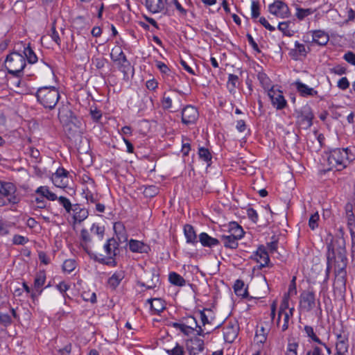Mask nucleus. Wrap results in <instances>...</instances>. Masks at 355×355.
Returning a JSON list of instances; mask_svg holds the SVG:
<instances>
[{"mask_svg":"<svg viewBox=\"0 0 355 355\" xmlns=\"http://www.w3.org/2000/svg\"><path fill=\"white\" fill-rule=\"evenodd\" d=\"M345 241L343 237L336 238V258L334 262V288L340 292L346 291L347 258L346 256Z\"/></svg>","mask_w":355,"mask_h":355,"instance_id":"nucleus-1","label":"nucleus"},{"mask_svg":"<svg viewBox=\"0 0 355 355\" xmlns=\"http://www.w3.org/2000/svg\"><path fill=\"white\" fill-rule=\"evenodd\" d=\"M119 243L116 239L110 238L108 239L103 246V249L105 252L106 257H101L96 254L89 252L86 248H84L85 250L89 254L91 259L94 261L108 266L115 267L117 265L115 257L119 254Z\"/></svg>","mask_w":355,"mask_h":355,"instance_id":"nucleus-2","label":"nucleus"},{"mask_svg":"<svg viewBox=\"0 0 355 355\" xmlns=\"http://www.w3.org/2000/svg\"><path fill=\"white\" fill-rule=\"evenodd\" d=\"M35 97L37 102L45 109L53 110L60 98L58 89L53 86H45L40 87L36 93Z\"/></svg>","mask_w":355,"mask_h":355,"instance_id":"nucleus-3","label":"nucleus"},{"mask_svg":"<svg viewBox=\"0 0 355 355\" xmlns=\"http://www.w3.org/2000/svg\"><path fill=\"white\" fill-rule=\"evenodd\" d=\"M58 117L64 123V130L69 137H75L80 133L81 123L71 110L65 109L64 107L62 109L60 108Z\"/></svg>","mask_w":355,"mask_h":355,"instance_id":"nucleus-4","label":"nucleus"},{"mask_svg":"<svg viewBox=\"0 0 355 355\" xmlns=\"http://www.w3.org/2000/svg\"><path fill=\"white\" fill-rule=\"evenodd\" d=\"M5 66L9 74L17 78H21L26 66L25 57L21 53L13 51L7 55Z\"/></svg>","mask_w":355,"mask_h":355,"instance_id":"nucleus-5","label":"nucleus"},{"mask_svg":"<svg viewBox=\"0 0 355 355\" xmlns=\"http://www.w3.org/2000/svg\"><path fill=\"white\" fill-rule=\"evenodd\" d=\"M348 150V148H336L331 150L327 158L329 165L331 168H336L337 171L346 168L351 160Z\"/></svg>","mask_w":355,"mask_h":355,"instance_id":"nucleus-6","label":"nucleus"},{"mask_svg":"<svg viewBox=\"0 0 355 355\" xmlns=\"http://www.w3.org/2000/svg\"><path fill=\"white\" fill-rule=\"evenodd\" d=\"M330 241L327 244V268L325 271L324 281L329 279L331 270L334 267V262H336L335 250H336V238L330 235Z\"/></svg>","mask_w":355,"mask_h":355,"instance_id":"nucleus-7","label":"nucleus"},{"mask_svg":"<svg viewBox=\"0 0 355 355\" xmlns=\"http://www.w3.org/2000/svg\"><path fill=\"white\" fill-rule=\"evenodd\" d=\"M313 118V112L312 111L311 107L309 105L304 106L297 112V123L304 129H308L312 126Z\"/></svg>","mask_w":355,"mask_h":355,"instance_id":"nucleus-8","label":"nucleus"},{"mask_svg":"<svg viewBox=\"0 0 355 355\" xmlns=\"http://www.w3.org/2000/svg\"><path fill=\"white\" fill-rule=\"evenodd\" d=\"M15 191L16 188L12 183L0 181V198H7L10 203L16 204L19 198L14 195Z\"/></svg>","mask_w":355,"mask_h":355,"instance_id":"nucleus-9","label":"nucleus"},{"mask_svg":"<svg viewBox=\"0 0 355 355\" xmlns=\"http://www.w3.org/2000/svg\"><path fill=\"white\" fill-rule=\"evenodd\" d=\"M110 57L112 61L116 63L119 70L123 73L124 77L127 76L128 71L131 69V64L123 51L119 49L117 55L112 53Z\"/></svg>","mask_w":355,"mask_h":355,"instance_id":"nucleus-10","label":"nucleus"},{"mask_svg":"<svg viewBox=\"0 0 355 355\" xmlns=\"http://www.w3.org/2000/svg\"><path fill=\"white\" fill-rule=\"evenodd\" d=\"M300 305L302 310L309 312L315 306V295L313 291H304L300 296Z\"/></svg>","mask_w":355,"mask_h":355,"instance_id":"nucleus-11","label":"nucleus"},{"mask_svg":"<svg viewBox=\"0 0 355 355\" xmlns=\"http://www.w3.org/2000/svg\"><path fill=\"white\" fill-rule=\"evenodd\" d=\"M268 11L280 18H286L290 15V10L287 4L280 0H276L268 6Z\"/></svg>","mask_w":355,"mask_h":355,"instance_id":"nucleus-12","label":"nucleus"},{"mask_svg":"<svg viewBox=\"0 0 355 355\" xmlns=\"http://www.w3.org/2000/svg\"><path fill=\"white\" fill-rule=\"evenodd\" d=\"M268 96L272 105L276 107L277 110H282L286 106L287 102L281 91L275 90L273 87H272L268 91Z\"/></svg>","mask_w":355,"mask_h":355,"instance_id":"nucleus-13","label":"nucleus"},{"mask_svg":"<svg viewBox=\"0 0 355 355\" xmlns=\"http://www.w3.org/2000/svg\"><path fill=\"white\" fill-rule=\"evenodd\" d=\"M198 116V112L194 106L187 105L182 111V122L185 125L195 123Z\"/></svg>","mask_w":355,"mask_h":355,"instance_id":"nucleus-14","label":"nucleus"},{"mask_svg":"<svg viewBox=\"0 0 355 355\" xmlns=\"http://www.w3.org/2000/svg\"><path fill=\"white\" fill-rule=\"evenodd\" d=\"M186 348L189 355H197L204 350V340L194 337L186 341Z\"/></svg>","mask_w":355,"mask_h":355,"instance_id":"nucleus-15","label":"nucleus"},{"mask_svg":"<svg viewBox=\"0 0 355 355\" xmlns=\"http://www.w3.org/2000/svg\"><path fill=\"white\" fill-rule=\"evenodd\" d=\"M251 258L260 263V268L268 266L270 262L268 252L263 245L259 246Z\"/></svg>","mask_w":355,"mask_h":355,"instance_id":"nucleus-16","label":"nucleus"},{"mask_svg":"<svg viewBox=\"0 0 355 355\" xmlns=\"http://www.w3.org/2000/svg\"><path fill=\"white\" fill-rule=\"evenodd\" d=\"M293 85L295 87L296 90L299 94L303 98L318 96V93L317 90L312 87H309L300 80H295Z\"/></svg>","mask_w":355,"mask_h":355,"instance_id":"nucleus-17","label":"nucleus"},{"mask_svg":"<svg viewBox=\"0 0 355 355\" xmlns=\"http://www.w3.org/2000/svg\"><path fill=\"white\" fill-rule=\"evenodd\" d=\"M72 211L73 212V219L75 223H81L89 216L88 209L81 207L80 204H74Z\"/></svg>","mask_w":355,"mask_h":355,"instance_id":"nucleus-18","label":"nucleus"},{"mask_svg":"<svg viewBox=\"0 0 355 355\" xmlns=\"http://www.w3.org/2000/svg\"><path fill=\"white\" fill-rule=\"evenodd\" d=\"M295 49H291L289 52V55L295 60H299L300 55L306 57L311 50L310 48H308V50H306L305 46L297 41L295 42Z\"/></svg>","mask_w":355,"mask_h":355,"instance_id":"nucleus-19","label":"nucleus"},{"mask_svg":"<svg viewBox=\"0 0 355 355\" xmlns=\"http://www.w3.org/2000/svg\"><path fill=\"white\" fill-rule=\"evenodd\" d=\"M199 242L205 248H211L220 244V241L216 238L210 236L206 232H202L199 234Z\"/></svg>","mask_w":355,"mask_h":355,"instance_id":"nucleus-20","label":"nucleus"},{"mask_svg":"<svg viewBox=\"0 0 355 355\" xmlns=\"http://www.w3.org/2000/svg\"><path fill=\"white\" fill-rule=\"evenodd\" d=\"M329 40V35L324 31L316 30L312 31V42L320 45L325 46Z\"/></svg>","mask_w":355,"mask_h":355,"instance_id":"nucleus-21","label":"nucleus"},{"mask_svg":"<svg viewBox=\"0 0 355 355\" xmlns=\"http://www.w3.org/2000/svg\"><path fill=\"white\" fill-rule=\"evenodd\" d=\"M146 8L152 13H158L165 10L164 3L162 0H146Z\"/></svg>","mask_w":355,"mask_h":355,"instance_id":"nucleus-22","label":"nucleus"},{"mask_svg":"<svg viewBox=\"0 0 355 355\" xmlns=\"http://www.w3.org/2000/svg\"><path fill=\"white\" fill-rule=\"evenodd\" d=\"M129 248L132 252L138 253H148L150 250V247L148 245L135 239L130 240Z\"/></svg>","mask_w":355,"mask_h":355,"instance_id":"nucleus-23","label":"nucleus"},{"mask_svg":"<svg viewBox=\"0 0 355 355\" xmlns=\"http://www.w3.org/2000/svg\"><path fill=\"white\" fill-rule=\"evenodd\" d=\"M114 231L119 243L127 241L128 235L124 225L121 222H116L114 224Z\"/></svg>","mask_w":355,"mask_h":355,"instance_id":"nucleus-24","label":"nucleus"},{"mask_svg":"<svg viewBox=\"0 0 355 355\" xmlns=\"http://www.w3.org/2000/svg\"><path fill=\"white\" fill-rule=\"evenodd\" d=\"M184 234L187 243L193 245L198 243L197 234L194 227L191 225L186 224L184 226Z\"/></svg>","mask_w":355,"mask_h":355,"instance_id":"nucleus-25","label":"nucleus"},{"mask_svg":"<svg viewBox=\"0 0 355 355\" xmlns=\"http://www.w3.org/2000/svg\"><path fill=\"white\" fill-rule=\"evenodd\" d=\"M224 339L227 343H232L237 337L238 329L233 324H228L224 329Z\"/></svg>","mask_w":355,"mask_h":355,"instance_id":"nucleus-26","label":"nucleus"},{"mask_svg":"<svg viewBox=\"0 0 355 355\" xmlns=\"http://www.w3.org/2000/svg\"><path fill=\"white\" fill-rule=\"evenodd\" d=\"M147 302L150 305V309L155 313L159 314L165 309L164 301L160 298L148 299Z\"/></svg>","mask_w":355,"mask_h":355,"instance_id":"nucleus-27","label":"nucleus"},{"mask_svg":"<svg viewBox=\"0 0 355 355\" xmlns=\"http://www.w3.org/2000/svg\"><path fill=\"white\" fill-rule=\"evenodd\" d=\"M230 227V235L233 236L234 237H236L237 240H240L241 238H243L245 232L243 231L242 227L239 225L236 222H231L229 224Z\"/></svg>","mask_w":355,"mask_h":355,"instance_id":"nucleus-28","label":"nucleus"},{"mask_svg":"<svg viewBox=\"0 0 355 355\" xmlns=\"http://www.w3.org/2000/svg\"><path fill=\"white\" fill-rule=\"evenodd\" d=\"M244 282L243 280H236L234 285V291L237 296L245 298L248 296V288H244Z\"/></svg>","mask_w":355,"mask_h":355,"instance_id":"nucleus-29","label":"nucleus"},{"mask_svg":"<svg viewBox=\"0 0 355 355\" xmlns=\"http://www.w3.org/2000/svg\"><path fill=\"white\" fill-rule=\"evenodd\" d=\"M36 193L42 196L44 198H46L49 200L54 201L57 200L58 196L55 193L51 192L48 187L41 186L35 191Z\"/></svg>","mask_w":355,"mask_h":355,"instance_id":"nucleus-30","label":"nucleus"},{"mask_svg":"<svg viewBox=\"0 0 355 355\" xmlns=\"http://www.w3.org/2000/svg\"><path fill=\"white\" fill-rule=\"evenodd\" d=\"M347 219V227L350 232L353 248L355 247V216L354 213L346 214Z\"/></svg>","mask_w":355,"mask_h":355,"instance_id":"nucleus-31","label":"nucleus"},{"mask_svg":"<svg viewBox=\"0 0 355 355\" xmlns=\"http://www.w3.org/2000/svg\"><path fill=\"white\" fill-rule=\"evenodd\" d=\"M221 239L224 243V246L226 248L236 249L239 246L238 241L236 237L232 235H222Z\"/></svg>","mask_w":355,"mask_h":355,"instance_id":"nucleus-32","label":"nucleus"},{"mask_svg":"<svg viewBox=\"0 0 355 355\" xmlns=\"http://www.w3.org/2000/svg\"><path fill=\"white\" fill-rule=\"evenodd\" d=\"M268 334V330L266 329L264 327L261 326L259 328L258 327L256 331L254 340L257 342V343L259 344L265 343L267 340Z\"/></svg>","mask_w":355,"mask_h":355,"instance_id":"nucleus-33","label":"nucleus"},{"mask_svg":"<svg viewBox=\"0 0 355 355\" xmlns=\"http://www.w3.org/2000/svg\"><path fill=\"white\" fill-rule=\"evenodd\" d=\"M168 280L173 285L178 286H184L186 285V280L179 274L171 272L168 275Z\"/></svg>","mask_w":355,"mask_h":355,"instance_id":"nucleus-34","label":"nucleus"},{"mask_svg":"<svg viewBox=\"0 0 355 355\" xmlns=\"http://www.w3.org/2000/svg\"><path fill=\"white\" fill-rule=\"evenodd\" d=\"M23 53L28 63L34 64L37 62L38 58L34 51L31 47L30 44H28L27 46H24Z\"/></svg>","mask_w":355,"mask_h":355,"instance_id":"nucleus-35","label":"nucleus"},{"mask_svg":"<svg viewBox=\"0 0 355 355\" xmlns=\"http://www.w3.org/2000/svg\"><path fill=\"white\" fill-rule=\"evenodd\" d=\"M82 195L87 200V204H95L99 201L100 196L97 193H93L88 189H84Z\"/></svg>","mask_w":355,"mask_h":355,"instance_id":"nucleus-36","label":"nucleus"},{"mask_svg":"<svg viewBox=\"0 0 355 355\" xmlns=\"http://www.w3.org/2000/svg\"><path fill=\"white\" fill-rule=\"evenodd\" d=\"M124 275L121 272H114L107 281L109 286L112 288L115 289L121 283L123 279Z\"/></svg>","mask_w":355,"mask_h":355,"instance_id":"nucleus-37","label":"nucleus"},{"mask_svg":"<svg viewBox=\"0 0 355 355\" xmlns=\"http://www.w3.org/2000/svg\"><path fill=\"white\" fill-rule=\"evenodd\" d=\"M200 159L210 166L211 164L212 155L208 148L200 147L198 152Z\"/></svg>","mask_w":355,"mask_h":355,"instance_id":"nucleus-38","label":"nucleus"},{"mask_svg":"<svg viewBox=\"0 0 355 355\" xmlns=\"http://www.w3.org/2000/svg\"><path fill=\"white\" fill-rule=\"evenodd\" d=\"M46 272L44 270L38 271L34 279L33 287L34 289L42 288L46 282Z\"/></svg>","mask_w":355,"mask_h":355,"instance_id":"nucleus-39","label":"nucleus"},{"mask_svg":"<svg viewBox=\"0 0 355 355\" xmlns=\"http://www.w3.org/2000/svg\"><path fill=\"white\" fill-rule=\"evenodd\" d=\"M159 281V275L155 273H152L150 281L148 282L146 284L141 282H138V285L142 287H146L147 289H153L155 288Z\"/></svg>","mask_w":355,"mask_h":355,"instance_id":"nucleus-40","label":"nucleus"},{"mask_svg":"<svg viewBox=\"0 0 355 355\" xmlns=\"http://www.w3.org/2000/svg\"><path fill=\"white\" fill-rule=\"evenodd\" d=\"M315 9L312 8H302L300 7H296L295 16L299 20H303L306 17L312 15L315 11Z\"/></svg>","mask_w":355,"mask_h":355,"instance_id":"nucleus-41","label":"nucleus"},{"mask_svg":"<svg viewBox=\"0 0 355 355\" xmlns=\"http://www.w3.org/2000/svg\"><path fill=\"white\" fill-rule=\"evenodd\" d=\"M185 325L188 327L189 331L191 334L195 331V329L198 327L196 318L194 316L189 315L184 318Z\"/></svg>","mask_w":355,"mask_h":355,"instance_id":"nucleus-42","label":"nucleus"},{"mask_svg":"<svg viewBox=\"0 0 355 355\" xmlns=\"http://www.w3.org/2000/svg\"><path fill=\"white\" fill-rule=\"evenodd\" d=\"M205 312H207L209 313H212V311L210 309H205L204 310L199 311L198 312V313L200 318L202 326H205L207 324H211V321L213 320V318L210 315H207L205 313Z\"/></svg>","mask_w":355,"mask_h":355,"instance_id":"nucleus-43","label":"nucleus"},{"mask_svg":"<svg viewBox=\"0 0 355 355\" xmlns=\"http://www.w3.org/2000/svg\"><path fill=\"white\" fill-rule=\"evenodd\" d=\"M59 204L64 207L66 212L70 214L73 209V205L71 204L70 200L64 196H60L57 198Z\"/></svg>","mask_w":355,"mask_h":355,"instance_id":"nucleus-44","label":"nucleus"},{"mask_svg":"<svg viewBox=\"0 0 355 355\" xmlns=\"http://www.w3.org/2000/svg\"><path fill=\"white\" fill-rule=\"evenodd\" d=\"M304 330L306 334V336L314 343L318 344L320 343L321 340L315 334L313 328L309 325H305L304 327Z\"/></svg>","mask_w":355,"mask_h":355,"instance_id":"nucleus-45","label":"nucleus"},{"mask_svg":"<svg viewBox=\"0 0 355 355\" xmlns=\"http://www.w3.org/2000/svg\"><path fill=\"white\" fill-rule=\"evenodd\" d=\"M239 83V77L234 74H229L227 87L230 93H234Z\"/></svg>","mask_w":355,"mask_h":355,"instance_id":"nucleus-46","label":"nucleus"},{"mask_svg":"<svg viewBox=\"0 0 355 355\" xmlns=\"http://www.w3.org/2000/svg\"><path fill=\"white\" fill-rule=\"evenodd\" d=\"M159 189L155 185H149L146 187L144 190V194L147 198H153L159 193Z\"/></svg>","mask_w":355,"mask_h":355,"instance_id":"nucleus-47","label":"nucleus"},{"mask_svg":"<svg viewBox=\"0 0 355 355\" xmlns=\"http://www.w3.org/2000/svg\"><path fill=\"white\" fill-rule=\"evenodd\" d=\"M12 323V320L9 314L0 313V325L6 328L10 326Z\"/></svg>","mask_w":355,"mask_h":355,"instance_id":"nucleus-48","label":"nucleus"},{"mask_svg":"<svg viewBox=\"0 0 355 355\" xmlns=\"http://www.w3.org/2000/svg\"><path fill=\"white\" fill-rule=\"evenodd\" d=\"M76 263L73 259H67L64 261L62 269L68 273L71 272L76 268Z\"/></svg>","mask_w":355,"mask_h":355,"instance_id":"nucleus-49","label":"nucleus"},{"mask_svg":"<svg viewBox=\"0 0 355 355\" xmlns=\"http://www.w3.org/2000/svg\"><path fill=\"white\" fill-rule=\"evenodd\" d=\"M332 114L334 119H338L346 114V108L343 106H334Z\"/></svg>","mask_w":355,"mask_h":355,"instance_id":"nucleus-50","label":"nucleus"},{"mask_svg":"<svg viewBox=\"0 0 355 355\" xmlns=\"http://www.w3.org/2000/svg\"><path fill=\"white\" fill-rule=\"evenodd\" d=\"M90 231L96 234L100 239H103L105 233V227L99 226L96 223H94L90 229Z\"/></svg>","mask_w":355,"mask_h":355,"instance_id":"nucleus-51","label":"nucleus"},{"mask_svg":"<svg viewBox=\"0 0 355 355\" xmlns=\"http://www.w3.org/2000/svg\"><path fill=\"white\" fill-rule=\"evenodd\" d=\"M32 207L35 209H44L46 207V202L41 196V197H36L35 200L32 201Z\"/></svg>","mask_w":355,"mask_h":355,"instance_id":"nucleus-52","label":"nucleus"},{"mask_svg":"<svg viewBox=\"0 0 355 355\" xmlns=\"http://www.w3.org/2000/svg\"><path fill=\"white\" fill-rule=\"evenodd\" d=\"M49 35L58 45H59V46L60 45L61 40H60L59 34L55 29V21L52 24L51 28L49 31Z\"/></svg>","mask_w":355,"mask_h":355,"instance_id":"nucleus-53","label":"nucleus"},{"mask_svg":"<svg viewBox=\"0 0 355 355\" xmlns=\"http://www.w3.org/2000/svg\"><path fill=\"white\" fill-rule=\"evenodd\" d=\"M166 353L168 355H184V347L178 343H176L175 346L171 349H167Z\"/></svg>","mask_w":355,"mask_h":355,"instance_id":"nucleus-54","label":"nucleus"},{"mask_svg":"<svg viewBox=\"0 0 355 355\" xmlns=\"http://www.w3.org/2000/svg\"><path fill=\"white\" fill-rule=\"evenodd\" d=\"M52 182L57 187L64 188L67 186L68 178L52 177Z\"/></svg>","mask_w":355,"mask_h":355,"instance_id":"nucleus-55","label":"nucleus"},{"mask_svg":"<svg viewBox=\"0 0 355 355\" xmlns=\"http://www.w3.org/2000/svg\"><path fill=\"white\" fill-rule=\"evenodd\" d=\"M171 326L179 329L182 333H183L186 336H189L191 334L190 331H189L188 327L185 325L184 323H178V322H172L171 324Z\"/></svg>","mask_w":355,"mask_h":355,"instance_id":"nucleus-56","label":"nucleus"},{"mask_svg":"<svg viewBox=\"0 0 355 355\" xmlns=\"http://www.w3.org/2000/svg\"><path fill=\"white\" fill-rule=\"evenodd\" d=\"M252 18L256 19L260 15V6L257 1H252L251 5Z\"/></svg>","mask_w":355,"mask_h":355,"instance_id":"nucleus-57","label":"nucleus"},{"mask_svg":"<svg viewBox=\"0 0 355 355\" xmlns=\"http://www.w3.org/2000/svg\"><path fill=\"white\" fill-rule=\"evenodd\" d=\"M298 346L297 342H289L287 346L286 355H297Z\"/></svg>","mask_w":355,"mask_h":355,"instance_id":"nucleus-58","label":"nucleus"},{"mask_svg":"<svg viewBox=\"0 0 355 355\" xmlns=\"http://www.w3.org/2000/svg\"><path fill=\"white\" fill-rule=\"evenodd\" d=\"M289 22L288 21H283L280 22L278 24V29L283 33L284 35L291 36L293 34L288 29Z\"/></svg>","mask_w":355,"mask_h":355,"instance_id":"nucleus-59","label":"nucleus"},{"mask_svg":"<svg viewBox=\"0 0 355 355\" xmlns=\"http://www.w3.org/2000/svg\"><path fill=\"white\" fill-rule=\"evenodd\" d=\"M295 281H296V277L293 276L291 281L288 293H286L284 295L288 296V297H290L291 295H295L297 294Z\"/></svg>","mask_w":355,"mask_h":355,"instance_id":"nucleus-60","label":"nucleus"},{"mask_svg":"<svg viewBox=\"0 0 355 355\" xmlns=\"http://www.w3.org/2000/svg\"><path fill=\"white\" fill-rule=\"evenodd\" d=\"M319 220V214L318 212L312 214L309 220V226L312 230H314L318 226V221Z\"/></svg>","mask_w":355,"mask_h":355,"instance_id":"nucleus-61","label":"nucleus"},{"mask_svg":"<svg viewBox=\"0 0 355 355\" xmlns=\"http://www.w3.org/2000/svg\"><path fill=\"white\" fill-rule=\"evenodd\" d=\"M348 342H336V351L338 352H342L346 354L348 352Z\"/></svg>","mask_w":355,"mask_h":355,"instance_id":"nucleus-62","label":"nucleus"},{"mask_svg":"<svg viewBox=\"0 0 355 355\" xmlns=\"http://www.w3.org/2000/svg\"><path fill=\"white\" fill-rule=\"evenodd\" d=\"M82 297L83 300L86 302H90L92 303H95L96 302V295L95 293L83 292L82 293Z\"/></svg>","mask_w":355,"mask_h":355,"instance_id":"nucleus-63","label":"nucleus"},{"mask_svg":"<svg viewBox=\"0 0 355 355\" xmlns=\"http://www.w3.org/2000/svg\"><path fill=\"white\" fill-rule=\"evenodd\" d=\"M306 355H324L321 347L313 345L311 348L306 352Z\"/></svg>","mask_w":355,"mask_h":355,"instance_id":"nucleus-64","label":"nucleus"}]
</instances>
